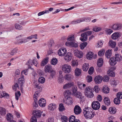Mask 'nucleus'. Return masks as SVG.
I'll return each instance as SVG.
<instances>
[{"instance_id": "obj_1", "label": "nucleus", "mask_w": 122, "mask_h": 122, "mask_svg": "<svg viewBox=\"0 0 122 122\" xmlns=\"http://www.w3.org/2000/svg\"><path fill=\"white\" fill-rule=\"evenodd\" d=\"M93 89L91 87L88 86L84 89V93L86 96L89 98H92L94 96L93 93Z\"/></svg>"}, {"instance_id": "obj_2", "label": "nucleus", "mask_w": 122, "mask_h": 122, "mask_svg": "<svg viewBox=\"0 0 122 122\" xmlns=\"http://www.w3.org/2000/svg\"><path fill=\"white\" fill-rule=\"evenodd\" d=\"M72 95L76 98L82 100L84 98V96L79 91H77V88L74 87L72 88Z\"/></svg>"}, {"instance_id": "obj_3", "label": "nucleus", "mask_w": 122, "mask_h": 122, "mask_svg": "<svg viewBox=\"0 0 122 122\" xmlns=\"http://www.w3.org/2000/svg\"><path fill=\"white\" fill-rule=\"evenodd\" d=\"M62 70L65 73H69L71 71V67L70 65L66 64L62 66Z\"/></svg>"}, {"instance_id": "obj_4", "label": "nucleus", "mask_w": 122, "mask_h": 122, "mask_svg": "<svg viewBox=\"0 0 122 122\" xmlns=\"http://www.w3.org/2000/svg\"><path fill=\"white\" fill-rule=\"evenodd\" d=\"M84 113L83 114L85 118L86 119H90L93 117L95 115V113L92 111H90L87 112L86 113Z\"/></svg>"}, {"instance_id": "obj_5", "label": "nucleus", "mask_w": 122, "mask_h": 122, "mask_svg": "<svg viewBox=\"0 0 122 122\" xmlns=\"http://www.w3.org/2000/svg\"><path fill=\"white\" fill-rule=\"evenodd\" d=\"M92 107L93 109L97 110L100 108V105L98 102L95 101L93 102L92 103Z\"/></svg>"}, {"instance_id": "obj_6", "label": "nucleus", "mask_w": 122, "mask_h": 122, "mask_svg": "<svg viewBox=\"0 0 122 122\" xmlns=\"http://www.w3.org/2000/svg\"><path fill=\"white\" fill-rule=\"evenodd\" d=\"M122 28V24L118 23L114 24L111 27L113 30H118Z\"/></svg>"}, {"instance_id": "obj_7", "label": "nucleus", "mask_w": 122, "mask_h": 122, "mask_svg": "<svg viewBox=\"0 0 122 122\" xmlns=\"http://www.w3.org/2000/svg\"><path fill=\"white\" fill-rule=\"evenodd\" d=\"M65 45L70 47H74L76 48L78 47V44L74 42H66L65 44Z\"/></svg>"}, {"instance_id": "obj_8", "label": "nucleus", "mask_w": 122, "mask_h": 122, "mask_svg": "<svg viewBox=\"0 0 122 122\" xmlns=\"http://www.w3.org/2000/svg\"><path fill=\"white\" fill-rule=\"evenodd\" d=\"M22 36L20 35L16 37V38L17 40V43L18 44H21L23 43H25L27 42V40L26 39V38L21 39V37Z\"/></svg>"}, {"instance_id": "obj_9", "label": "nucleus", "mask_w": 122, "mask_h": 122, "mask_svg": "<svg viewBox=\"0 0 122 122\" xmlns=\"http://www.w3.org/2000/svg\"><path fill=\"white\" fill-rule=\"evenodd\" d=\"M41 111L38 110H36L33 112L32 114L34 117L36 118H39L41 117Z\"/></svg>"}, {"instance_id": "obj_10", "label": "nucleus", "mask_w": 122, "mask_h": 122, "mask_svg": "<svg viewBox=\"0 0 122 122\" xmlns=\"http://www.w3.org/2000/svg\"><path fill=\"white\" fill-rule=\"evenodd\" d=\"M66 51L65 48H62L60 49L58 51V55L60 56H63L66 53Z\"/></svg>"}, {"instance_id": "obj_11", "label": "nucleus", "mask_w": 122, "mask_h": 122, "mask_svg": "<svg viewBox=\"0 0 122 122\" xmlns=\"http://www.w3.org/2000/svg\"><path fill=\"white\" fill-rule=\"evenodd\" d=\"M64 56L65 59L67 61H70L72 58V54L70 52L66 53Z\"/></svg>"}, {"instance_id": "obj_12", "label": "nucleus", "mask_w": 122, "mask_h": 122, "mask_svg": "<svg viewBox=\"0 0 122 122\" xmlns=\"http://www.w3.org/2000/svg\"><path fill=\"white\" fill-rule=\"evenodd\" d=\"M74 113L75 114L78 115L81 113V110L80 107L77 105L75 106L74 108Z\"/></svg>"}, {"instance_id": "obj_13", "label": "nucleus", "mask_w": 122, "mask_h": 122, "mask_svg": "<svg viewBox=\"0 0 122 122\" xmlns=\"http://www.w3.org/2000/svg\"><path fill=\"white\" fill-rule=\"evenodd\" d=\"M102 77L100 75L96 76L94 79L95 83L97 84L100 83L102 82Z\"/></svg>"}, {"instance_id": "obj_14", "label": "nucleus", "mask_w": 122, "mask_h": 122, "mask_svg": "<svg viewBox=\"0 0 122 122\" xmlns=\"http://www.w3.org/2000/svg\"><path fill=\"white\" fill-rule=\"evenodd\" d=\"M46 103L45 100L43 98H41L39 101V105L41 107H45Z\"/></svg>"}, {"instance_id": "obj_15", "label": "nucleus", "mask_w": 122, "mask_h": 122, "mask_svg": "<svg viewBox=\"0 0 122 122\" xmlns=\"http://www.w3.org/2000/svg\"><path fill=\"white\" fill-rule=\"evenodd\" d=\"M44 69L46 72H49L52 70V66L50 65H47L45 66Z\"/></svg>"}, {"instance_id": "obj_16", "label": "nucleus", "mask_w": 122, "mask_h": 122, "mask_svg": "<svg viewBox=\"0 0 122 122\" xmlns=\"http://www.w3.org/2000/svg\"><path fill=\"white\" fill-rule=\"evenodd\" d=\"M81 37L80 40L81 41H85L87 40V35L85 32L82 34L81 35Z\"/></svg>"}, {"instance_id": "obj_17", "label": "nucleus", "mask_w": 122, "mask_h": 122, "mask_svg": "<svg viewBox=\"0 0 122 122\" xmlns=\"http://www.w3.org/2000/svg\"><path fill=\"white\" fill-rule=\"evenodd\" d=\"M34 88H37V89H38V90L39 91L38 93V92H35V94H34V97H37V96H36V95L38 96L39 92L41 91V87L40 86H39L38 85V84L37 83H36L34 86Z\"/></svg>"}, {"instance_id": "obj_18", "label": "nucleus", "mask_w": 122, "mask_h": 122, "mask_svg": "<svg viewBox=\"0 0 122 122\" xmlns=\"http://www.w3.org/2000/svg\"><path fill=\"white\" fill-rule=\"evenodd\" d=\"M56 105L55 104L51 103L49 105L48 108L49 110L53 111L56 109Z\"/></svg>"}, {"instance_id": "obj_19", "label": "nucleus", "mask_w": 122, "mask_h": 122, "mask_svg": "<svg viewBox=\"0 0 122 122\" xmlns=\"http://www.w3.org/2000/svg\"><path fill=\"white\" fill-rule=\"evenodd\" d=\"M104 102L105 104L107 106H108L110 104L111 102L109 98L108 97H105L104 99Z\"/></svg>"}, {"instance_id": "obj_20", "label": "nucleus", "mask_w": 122, "mask_h": 122, "mask_svg": "<svg viewBox=\"0 0 122 122\" xmlns=\"http://www.w3.org/2000/svg\"><path fill=\"white\" fill-rule=\"evenodd\" d=\"M77 51L75 50L74 51V53L75 55L77 57L80 58H81L83 56V53L81 52H79L78 51L77 52Z\"/></svg>"}, {"instance_id": "obj_21", "label": "nucleus", "mask_w": 122, "mask_h": 122, "mask_svg": "<svg viewBox=\"0 0 122 122\" xmlns=\"http://www.w3.org/2000/svg\"><path fill=\"white\" fill-rule=\"evenodd\" d=\"M49 58L46 57L44 58L41 61V66H44L47 63L48 61Z\"/></svg>"}, {"instance_id": "obj_22", "label": "nucleus", "mask_w": 122, "mask_h": 122, "mask_svg": "<svg viewBox=\"0 0 122 122\" xmlns=\"http://www.w3.org/2000/svg\"><path fill=\"white\" fill-rule=\"evenodd\" d=\"M64 78L65 79L67 80L71 81L73 79V76L70 74H67L64 76Z\"/></svg>"}, {"instance_id": "obj_23", "label": "nucleus", "mask_w": 122, "mask_h": 122, "mask_svg": "<svg viewBox=\"0 0 122 122\" xmlns=\"http://www.w3.org/2000/svg\"><path fill=\"white\" fill-rule=\"evenodd\" d=\"M117 111L116 108L114 107H110L109 109V113L112 114H115Z\"/></svg>"}, {"instance_id": "obj_24", "label": "nucleus", "mask_w": 122, "mask_h": 122, "mask_svg": "<svg viewBox=\"0 0 122 122\" xmlns=\"http://www.w3.org/2000/svg\"><path fill=\"white\" fill-rule=\"evenodd\" d=\"M56 73L54 70H52L50 72V74L49 76V79H51L55 77Z\"/></svg>"}, {"instance_id": "obj_25", "label": "nucleus", "mask_w": 122, "mask_h": 122, "mask_svg": "<svg viewBox=\"0 0 122 122\" xmlns=\"http://www.w3.org/2000/svg\"><path fill=\"white\" fill-rule=\"evenodd\" d=\"M74 85V83L73 82H70L66 84L64 86L63 89H66L71 87L73 86Z\"/></svg>"}, {"instance_id": "obj_26", "label": "nucleus", "mask_w": 122, "mask_h": 122, "mask_svg": "<svg viewBox=\"0 0 122 122\" xmlns=\"http://www.w3.org/2000/svg\"><path fill=\"white\" fill-rule=\"evenodd\" d=\"M120 35L117 32H115L113 33L112 35V38L114 40H116L120 37Z\"/></svg>"}, {"instance_id": "obj_27", "label": "nucleus", "mask_w": 122, "mask_h": 122, "mask_svg": "<svg viewBox=\"0 0 122 122\" xmlns=\"http://www.w3.org/2000/svg\"><path fill=\"white\" fill-rule=\"evenodd\" d=\"M77 84L78 87L81 90H83L84 87L86 86L85 84H82V83L79 81L77 82Z\"/></svg>"}, {"instance_id": "obj_28", "label": "nucleus", "mask_w": 122, "mask_h": 122, "mask_svg": "<svg viewBox=\"0 0 122 122\" xmlns=\"http://www.w3.org/2000/svg\"><path fill=\"white\" fill-rule=\"evenodd\" d=\"M109 62L111 65L114 66L115 65L117 61H116L114 57H113L110 58Z\"/></svg>"}, {"instance_id": "obj_29", "label": "nucleus", "mask_w": 122, "mask_h": 122, "mask_svg": "<svg viewBox=\"0 0 122 122\" xmlns=\"http://www.w3.org/2000/svg\"><path fill=\"white\" fill-rule=\"evenodd\" d=\"M25 81L24 80V76L19 78L18 80L19 85L21 87L23 86V85Z\"/></svg>"}, {"instance_id": "obj_30", "label": "nucleus", "mask_w": 122, "mask_h": 122, "mask_svg": "<svg viewBox=\"0 0 122 122\" xmlns=\"http://www.w3.org/2000/svg\"><path fill=\"white\" fill-rule=\"evenodd\" d=\"M103 64V61L102 58H99L98 60L97 63V65L99 67H101Z\"/></svg>"}, {"instance_id": "obj_31", "label": "nucleus", "mask_w": 122, "mask_h": 122, "mask_svg": "<svg viewBox=\"0 0 122 122\" xmlns=\"http://www.w3.org/2000/svg\"><path fill=\"white\" fill-rule=\"evenodd\" d=\"M73 99L72 98L68 97L66 99V104L67 105H71L73 103Z\"/></svg>"}, {"instance_id": "obj_32", "label": "nucleus", "mask_w": 122, "mask_h": 122, "mask_svg": "<svg viewBox=\"0 0 122 122\" xmlns=\"http://www.w3.org/2000/svg\"><path fill=\"white\" fill-rule=\"evenodd\" d=\"M93 53L90 51L87 53L86 55V58L88 59L91 60L93 57Z\"/></svg>"}, {"instance_id": "obj_33", "label": "nucleus", "mask_w": 122, "mask_h": 122, "mask_svg": "<svg viewBox=\"0 0 122 122\" xmlns=\"http://www.w3.org/2000/svg\"><path fill=\"white\" fill-rule=\"evenodd\" d=\"M89 65L88 63L84 64L82 66V69L83 71H87L89 68Z\"/></svg>"}, {"instance_id": "obj_34", "label": "nucleus", "mask_w": 122, "mask_h": 122, "mask_svg": "<svg viewBox=\"0 0 122 122\" xmlns=\"http://www.w3.org/2000/svg\"><path fill=\"white\" fill-rule=\"evenodd\" d=\"M6 109L3 107H0V114L2 115H4L6 113Z\"/></svg>"}, {"instance_id": "obj_35", "label": "nucleus", "mask_w": 122, "mask_h": 122, "mask_svg": "<svg viewBox=\"0 0 122 122\" xmlns=\"http://www.w3.org/2000/svg\"><path fill=\"white\" fill-rule=\"evenodd\" d=\"M116 61H117H117H120L122 59V57L121 56L119 55L118 54H116L115 56V57H114Z\"/></svg>"}, {"instance_id": "obj_36", "label": "nucleus", "mask_w": 122, "mask_h": 122, "mask_svg": "<svg viewBox=\"0 0 122 122\" xmlns=\"http://www.w3.org/2000/svg\"><path fill=\"white\" fill-rule=\"evenodd\" d=\"M109 46L112 48H114L116 46V43L115 41H113L112 40L109 41Z\"/></svg>"}, {"instance_id": "obj_37", "label": "nucleus", "mask_w": 122, "mask_h": 122, "mask_svg": "<svg viewBox=\"0 0 122 122\" xmlns=\"http://www.w3.org/2000/svg\"><path fill=\"white\" fill-rule=\"evenodd\" d=\"M13 117L12 115L10 113H8L6 115V119L8 121L10 122L12 121L13 119Z\"/></svg>"}, {"instance_id": "obj_38", "label": "nucleus", "mask_w": 122, "mask_h": 122, "mask_svg": "<svg viewBox=\"0 0 122 122\" xmlns=\"http://www.w3.org/2000/svg\"><path fill=\"white\" fill-rule=\"evenodd\" d=\"M67 40L70 41H74V36L72 35L69 36L67 38Z\"/></svg>"}, {"instance_id": "obj_39", "label": "nucleus", "mask_w": 122, "mask_h": 122, "mask_svg": "<svg viewBox=\"0 0 122 122\" xmlns=\"http://www.w3.org/2000/svg\"><path fill=\"white\" fill-rule=\"evenodd\" d=\"M71 92L69 90H66L64 93V95L65 97H69L71 95Z\"/></svg>"}, {"instance_id": "obj_40", "label": "nucleus", "mask_w": 122, "mask_h": 122, "mask_svg": "<svg viewBox=\"0 0 122 122\" xmlns=\"http://www.w3.org/2000/svg\"><path fill=\"white\" fill-rule=\"evenodd\" d=\"M59 110L60 112H62L65 110V108L62 103L60 104L59 105Z\"/></svg>"}, {"instance_id": "obj_41", "label": "nucleus", "mask_w": 122, "mask_h": 122, "mask_svg": "<svg viewBox=\"0 0 122 122\" xmlns=\"http://www.w3.org/2000/svg\"><path fill=\"white\" fill-rule=\"evenodd\" d=\"M102 91L105 93H108L109 92V89L107 87L104 86L102 89Z\"/></svg>"}, {"instance_id": "obj_42", "label": "nucleus", "mask_w": 122, "mask_h": 122, "mask_svg": "<svg viewBox=\"0 0 122 122\" xmlns=\"http://www.w3.org/2000/svg\"><path fill=\"white\" fill-rule=\"evenodd\" d=\"M92 111L93 110L91 108L88 107H86L83 109V113H86Z\"/></svg>"}, {"instance_id": "obj_43", "label": "nucleus", "mask_w": 122, "mask_h": 122, "mask_svg": "<svg viewBox=\"0 0 122 122\" xmlns=\"http://www.w3.org/2000/svg\"><path fill=\"white\" fill-rule=\"evenodd\" d=\"M81 69L77 68H76L75 70V75L76 76H79L81 74Z\"/></svg>"}, {"instance_id": "obj_44", "label": "nucleus", "mask_w": 122, "mask_h": 122, "mask_svg": "<svg viewBox=\"0 0 122 122\" xmlns=\"http://www.w3.org/2000/svg\"><path fill=\"white\" fill-rule=\"evenodd\" d=\"M57 59L55 58H53L51 61V64L53 65H55L57 64Z\"/></svg>"}, {"instance_id": "obj_45", "label": "nucleus", "mask_w": 122, "mask_h": 122, "mask_svg": "<svg viewBox=\"0 0 122 122\" xmlns=\"http://www.w3.org/2000/svg\"><path fill=\"white\" fill-rule=\"evenodd\" d=\"M112 53L111 51L110 50H108L107 51L105 54L107 58H109L111 56Z\"/></svg>"}, {"instance_id": "obj_46", "label": "nucleus", "mask_w": 122, "mask_h": 122, "mask_svg": "<svg viewBox=\"0 0 122 122\" xmlns=\"http://www.w3.org/2000/svg\"><path fill=\"white\" fill-rule=\"evenodd\" d=\"M75 116L73 115H71L69 119V122H74L76 121V120H77L75 119Z\"/></svg>"}, {"instance_id": "obj_47", "label": "nucleus", "mask_w": 122, "mask_h": 122, "mask_svg": "<svg viewBox=\"0 0 122 122\" xmlns=\"http://www.w3.org/2000/svg\"><path fill=\"white\" fill-rule=\"evenodd\" d=\"M38 81L40 83L43 84L44 83L45 81V79L44 77L41 76L39 78Z\"/></svg>"}, {"instance_id": "obj_48", "label": "nucleus", "mask_w": 122, "mask_h": 122, "mask_svg": "<svg viewBox=\"0 0 122 122\" xmlns=\"http://www.w3.org/2000/svg\"><path fill=\"white\" fill-rule=\"evenodd\" d=\"M0 94V95L3 97H5L7 98H8L9 97V95L5 92H2Z\"/></svg>"}, {"instance_id": "obj_49", "label": "nucleus", "mask_w": 122, "mask_h": 122, "mask_svg": "<svg viewBox=\"0 0 122 122\" xmlns=\"http://www.w3.org/2000/svg\"><path fill=\"white\" fill-rule=\"evenodd\" d=\"M118 97L115 98L114 100V103L116 104H119L120 103V100Z\"/></svg>"}, {"instance_id": "obj_50", "label": "nucleus", "mask_w": 122, "mask_h": 122, "mask_svg": "<svg viewBox=\"0 0 122 122\" xmlns=\"http://www.w3.org/2000/svg\"><path fill=\"white\" fill-rule=\"evenodd\" d=\"M15 28L19 30H21L22 29V27L19 24L16 23L15 24Z\"/></svg>"}, {"instance_id": "obj_51", "label": "nucleus", "mask_w": 122, "mask_h": 122, "mask_svg": "<svg viewBox=\"0 0 122 122\" xmlns=\"http://www.w3.org/2000/svg\"><path fill=\"white\" fill-rule=\"evenodd\" d=\"M87 45V43L85 42L81 43L80 45V47L81 49H83Z\"/></svg>"}, {"instance_id": "obj_52", "label": "nucleus", "mask_w": 122, "mask_h": 122, "mask_svg": "<svg viewBox=\"0 0 122 122\" xmlns=\"http://www.w3.org/2000/svg\"><path fill=\"white\" fill-rule=\"evenodd\" d=\"M105 52V50L104 49H102L98 52V55L100 56H102L104 55Z\"/></svg>"}, {"instance_id": "obj_53", "label": "nucleus", "mask_w": 122, "mask_h": 122, "mask_svg": "<svg viewBox=\"0 0 122 122\" xmlns=\"http://www.w3.org/2000/svg\"><path fill=\"white\" fill-rule=\"evenodd\" d=\"M78 65V63L76 61L72 60L71 61V66H76Z\"/></svg>"}, {"instance_id": "obj_54", "label": "nucleus", "mask_w": 122, "mask_h": 122, "mask_svg": "<svg viewBox=\"0 0 122 122\" xmlns=\"http://www.w3.org/2000/svg\"><path fill=\"white\" fill-rule=\"evenodd\" d=\"M15 98L16 99L18 100L19 99V97L21 95V93L20 91H19L17 92H16L15 94Z\"/></svg>"}, {"instance_id": "obj_55", "label": "nucleus", "mask_w": 122, "mask_h": 122, "mask_svg": "<svg viewBox=\"0 0 122 122\" xmlns=\"http://www.w3.org/2000/svg\"><path fill=\"white\" fill-rule=\"evenodd\" d=\"M94 90V91L97 93H98L100 90V88L98 87V86L96 85L94 86V89H93V91Z\"/></svg>"}, {"instance_id": "obj_56", "label": "nucleus", "mask_w": 122, "mask_h": 122, "mask_svg": "<svg viewBox=\"0 0 122 122\" xmlns=\"http://www.w3.org/2000/svg\"><path fill=\"white\" fill-rule=\"evenodd\" d=\"M49 13L48 10H46L45 11H43L39 12L38 15V16H40L41 15L44 14L45 13Z\"/></svg>"}, {"instance_id": "obj_57", "label": "nucleus", "mask_w": 122, "mask_h": 122, "mask_svg": "<svg viewBox=\"0 0 122 122\" xmlns=\"http://www.w3.org/2000/svg\"><path fill=\"white\" fill-rule=\"evenodd\" d=\"M103 43L101 41H99L97 42V44L96 45V47L97 48L101 47H102Z\"/></svg>"}, {"instance_id": "obj_58", "label": "nucleus", "mask_w": 122, "mask_h": 122, "mask_svg": "<svg viewBox=\"0 0 122 122\" xmlns=\"http://www.w3.org/2000/svg\"><path fill=\"white\" fill-rule=\"evenodd\" d=\"M110 79L109 76H104L103 78H102L103 81L105 82L108 81Z\"/></svg>"}, {"instance_id": "obj_59", "label": "nucleus", "mask_w": 122, "mask_h": 122, "mask_svg": "<svg viewBox=\"0 0 122 122\" xmlns=\"http://www.w3.org/2000/svg\"><path fill=\"white\" fill-rule=\"evenodd\" d=\"M101 30V29L100 27L97 26H95L93 28V30L95 32Z\"/></svg>"}, {"instance_id": "obj_60", "label": "nucleus", "mask_w": 122, "mask_h": 122, "mask_svg": "<svg viewBox=\"0 0 122 122\" xmlns=\"http://www.w3.org/2000/svg\"><path fill=\"white\" fill-rule=\"evenodd\" d=\"M92 77L91 76H88L86 77L87 81L88 82H91L92 81Z\"/></svg>"}, {"instance_id": "obj_61", "label": "nucleus", "mask_w": 122, "mask_h": 122, "mask_svg": "<svg viewBox=\"0 0 122 122\" xmlns=\"http://www.w3.org/2000/svg\"><path fill=\"white\" fill-rule=\"evenodd\" d=\"M61 120L62 122H66L68 121L67 117L65 116H62L61 118Z\"/></svg>"}, {"instance_id": "obj_62", "label": "nucleus", "mask_w": 122, "mask_h": 122, "mask_svg": "<svg viewBox=\"0 0 122 122\" xmlns=\"http://www.w3.org/2000/svg\"><path fill=\"white\" fill-rule=\"evenodd\" d=\"M18 49L17 48H15L12 50L10 53V54L12 55H13L15 53L17 52Z\"/></svg>"}, {"instance_id": "obj_63", "label": "nucleus", "mask_w": 122, "mask_h": 122, "mask_svg": "<svg viewBox=\"0 0 122 122\" xmlns=\"http://www.w3.org/2000/svg\"><path fill=\"white\" fill-rule=\"evenodd\" d=\"M26 64L28 65L29 66H30V65H32L33 64V61L30 59H29L26 63Z\"/></svg>"}, {"instance_id": "obj_64", "label": "nucleus", "mask_w": 122, "mask_h": 122, "mask_svg": "<svg viewBox=\"0 0 122 122\" xmlns=\"http://www.w3.org/2000/svg\"><path fill=\"white\" fill-rule=\"evenodd\" d=\"M108 74L109 75L112 77H114L115 75L114 72L111 71L109 70V72Z\"/></svg>"}]
</instances>
